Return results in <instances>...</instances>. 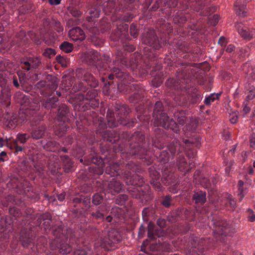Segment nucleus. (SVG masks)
Returning <instances> with one entry per match:
<instances>
[{
    "instance_id": "obj_1",
    "label": "nucleus",
    "mask_w": 255,
    "mask_h": 255,
    "mask_svg": "<svg viewBox=\"0 0 255 255\" xmlns=\"http://www.w3.org/2000/svg\"><path fill=\"white\" fill-rule=\"evenodd\" d=\"M162 111V104L161 102L157 101L155 104L153 116L155 117V122L157 126L162 127L165 129H171L175 132L179 131L177 124L172 119H169L165 113H159Z\"/></svg>"
},
{
    "instance_id": "obj_2",
    "label": "nucleus",
    "mask_w": 255,
    "mask_h": 255,
    "mask_svg": "<svg viewBox=\"0 0 255 255\" xmlns=\"http://www.w3.org/2000/svg\"><path fill=\"white\" fill-rule=\"evenodd\" d=\"M166 150H163L160 154V158L164 163L168 162L171 155L174 154L176 152H181L183 149L177 139H174L172 143H170L167 146Z\"/></svg>"
},
{
    "instance_id": "obj_3",
    "label": "nucleus",
    "mask_w": 255,
    "mask_h": 255,
    "mask_svg": "<svg viewBox=\"0 0 255 255\" xmlns=\"http://www.w3.org/2000/svg\"><path fill=\"white\" fill-rule=\"evenodd\" d=\"M188 156L190 160L189 165L186 161L184 157L182 155H180L178 157L177 160V165L178 166V169L184 172L188 171L190 169H191L193 166L197 164V162L196 161V159H190L191 157L190 156L189 153H188ZM194 158V157H193V159Z\"/></svg>"
},
{
    "instance_id": "obj_4",
    "label": "nucleus",
    "mask_w": 255,
    "mask_h": 255,
    "mask_svg": "<svg viewBox=\"0 0 255 255\" xmlns=\"http://www.w3.org/2000/svg\"><path fill=\"white\" fill-rule=\"evenodd\" d=\"M77 76L81 77V78L88 84L92 87H96L97 85L96 80L93 76L89 73L87 71L82 69H78L76 71Z\"/></svg>"
},
{
    "instance_id": "obj_5",
    "label": "nucleus",
    "mask_w": 255,
    "mask_h": 255,
    "mask_svg": "<svg viewBox=\"0 0 255 255\" xmlns=\"http://www.w3.org/2000/svg\"><path fill=\"white\" fill-rule=\"evenodd\" d=\"M35 86L37 89H39L41 95L44 97H47L49 95V94L45 92V89L49 90V91H51L52 90L56 89L57 87V84L53 83L51 85L50 84H47L45 81H41L38 82Z\"/></svg>"
},
{
    "instance_id": "obj_6",
    "label": "nucleus",
    "mask_w": 255,
    "mask_h": 255,
    "mask_svg": "<svg viewBox=\"0 0 255 255\" xmlns=\"http://www.w3.org/2000/svg\"><path fill=\"white\" fill-rule=\"evenodd\" d=\"M69 37L73 41L83 40L85 38V34L79 27L72 28L69 31Z\"/></svg>"
},
{
    "instance_id": "obj_7",
    "label": "nucleus",
    "mask_w": 255,
    "mask_h": 255,
    "mask_svg": "<svg viewBox=\"0 0 255 255\" xmlns=\"http://www.w3.org/2000/svg\"><path fill=\"white\" fill-rule=\"evenodd\" d=\"M100 58V54L97 51L88 50L84 54V60L90 64H94Z\"/></svg>"
},
{
    "instance_id": "obj_8",
    "label": "nucleus",
    "mask_w": 255,
    "mask_h": 255,
    "mask_svg": "<svg viewBox=\"0 0 255 255\" xmlns=\"http://www.w3.org/2000/svg\"><path fill=\"white\" fill-rule=\"evenodd\" d=\"M196 5H192L194 6V9L197 11H199L200 10L202 11L200 12L201 15H206L208 14V7H205V0H196L195 4Z\"/></svg>"
},
{
    "instance_id": "obj_9",
    "label": "nucleus",
    "mask_w": 255,
    "mask_h": 255,
    "mask_svg": "<svg viewBox=\"0 0 255 255\" xmlns=\"http://www.w3.org/2000/svg\"><path fill=\"white\" fill-rule=\"evenodd\" d=\"M238 32L242 37L246 39H250L255 36V30L250 31L246 27L240 26L238 27Z\"/></svg>"
},
{
    "instance_id": "obj_10",
    "label": "nucleus",
    "mask_w": 255,
    "mask_h": 255,
    "mask_svg": "<svg viewBox=\"0 0 255 255\" xmlns=\"http://www.w3.org/2000/svg\"><path fill=\"white\" fill-rule=\"evenodd\" d=\"M216 227H219V229H217L214 231V233H216L218 234L227 236L226 230L228 228V225L226 221H221L219 222L214 223Z\"/></svg>"
},
{
    "instance_id": "obj_11",
    "label": "nucleus",
    "mask_w": 255,
    "mask_h": 255,
    "mask_svg": "<svg viewBox=\"0 0 255 255\" xmlns=\"http://www.w3.org/2000/svg\"><path fill=\"white\" fill-rule=\"evenodd\" d=\"M45 130V127L44 126H40L35 128L31 132V135L34 139L41 138L44 135Z\"/></svg>"
},
{
    "instance_id": "obj_12",
    "label": "nucleus",
    "mask_w": 255,
    "mask_h": 255,
    "mask_svg": "<svg viewBox=\"0 0 255 255\" xmlns=\"http://www.w3.org/2000/svg\"><path fill=\"white\" fill-rule=\"evenodd\" d=\"M235 6L236 7V11L237 14L244 16L246 15V5L245 3H242L241 0H237L235 2Z\"/></svg>"
},
{
    "instance_id": "obj_13",
    "label": "nucleus",
    "mask_w": 255,
    "mask_h": 255,
    "mask_svg": "<svg viewBox=\"0 0 255 255\" xmlns=\"http://www.w3.org/2000/svg\"><path fill=\"white\" fill-rule=\"evenodd\" d=\"M58 101L57 98H52L47 100L42 101V106L47 109L54 108L56 106V103Z\"/></svg>"
},
{
    "instance_id": "obj_14",
    "label": "nucleus",
    "mask_w": 255,
    "mask_h": 255,
    "mask_svg": "<svg viewBox=\"0 0 255 255\" xmlns=\"http://www.w3.org/2000/svg\"><path fill=\"white\" fill-rule=\"evenodd\" d=\"M193 199L196 203L203 204L206 200V194L202 191L195 192L193 195Z\"/></svg>"
},
{
    "instance_id": "obj_15",
    "label": "nucleus",
    "mask_w": 255,
    "mask_h": 255,
    "mask_svg": "<svg viewBox=\"0 0 255 255\" xmlns=\"http://www.w3.org/2000/svg\"><path fill=\"white\" fill-rule=\"evenodd\" d=\"M154 225L151 222H149L148 226V237L150 240H153L155 239V236H158V233L157 230L154 229Z\"/></svg>"
},
{
    "instance_id": "obj_16",
    "label": "nucleus",
    "mask_w": 255,
    "mask_h": 255,
    "mask_svg": "<svg viewBox=\"0 0 255 255\" xmlns=\"http://www.w3.org/2000/svg\"><path fill=\"white\" fill-rule=\"evenodd\" d=\"M244 182L240 180L238 182V196L239 197V200L241 201L244 198L245 194L247 193L246 189H245L243 187Z\"/></svg>"
},
{
    "instance_id": "obj_17",
    "label": "nucleus",
    "mask_w": 255,
    "mask_h": 255,
    "mask_svg": "<svg viewBox=\"0 0 255 255\" xmlns=\"http://www.w3.org/2000/svg\"><path fill=\"white\" fill-rule=\"evenodd\" d=\"M110 187L114 192L118 193L123 189V185L119 181H113L111 182Z\"/></svg>"
},
{
    "instance_id": "obj_18",
    "label": "nucleus",
    "mask_w": 255,
    "mask_h": 255,
    "mask_svg": "<svg viewBox=\"0 0 255 255\" xmlns=\"http://www.w3.org/2000/svg\"><path fill=\"white\" fill-rule=\"evenodd\" d=\"M60 47L61 49L66 53L70 52L73 49L72 44L67 41L63 42Z\"/></svg>"
},
{
    "instance_id": "obj_19",
    "label": "nucleus",
    "mask_w": 255,
    "mask_h": 255,
    "mask_svg": "<svg viewBox=\"0 0 255 255\" xmlns=\"http://www.w3.org/2000/svg\"><path fill=\"white\" fill-rule=\"evenodd\" d=\"M220 96V94H211L205 99V103L207 105H210L215 100L218 99Z\"/></svg>"
},
{
    "instance_id": "obj_20",
    "label": "nucleus",
    "mask_w": 255,
    "mask_h": 255,
    "mask_svg": "<svg viewBox=\"0 0 255 255\" xmlns=\"http://www.w3.org/2000/svg\"><path fill=\"white\" fill-rule=\"evenodd\" d=\"M27 61V62H29L31 68L37 67L40 63V60L37 57L31 58Z\"/></svg>"
},
{
    "instance_id": "obj_21",
    "label": "nucleus",
    "mask_w": 255,
    "mask_h": 255,
    "mask_svg": "<svg viewBox=\"0 0 255 255\" xmlns=\"http://www.w3.org/2000/svg\"><path fill=\"white\" fill-rule=\"evenodd\" d=\"M29 137V136L26 133H19L15 140H17V142L19 141L21 143H24Z\"/></svg>"
},
{
    "instance_id": "obj_22",
    "label": "nucleus",
    "mask_w": 255,
    "mask_h": 255,
    "mask_svg": "<svg viewBox=\"0 0 255 255\" xmlns=\"http://www.w3.org/2000/svg\"><path fill=\"white\" fill-rule=\"evenodd\" d=\"M56 54V51L54 49L49 48L45 50L43 55L48 58H51Z\"/></svg>"
},
{
    "instance_id": "obj_23",
    "label": "nucleus",
    "mask_w": 255,
    "mask_h": 255,
    "mask_svg": "<svg viewBox=\"0 0 255 255\" xmlns=\"http://www.w3.org/2000/svg\"><path fill=\"white\" fill-rule=\"evenodd\" d=\"M71 248L68 245H62L60 247V251L63 254H67L71 251Z\"/></svg>"
},
{
    "instance_id": "obj_24",
    "label": "nucleus",
    "mask_w": 255,
    "mask_h": 255,
    "mask_svg": "<svg viewBox=\"0 0 255 255\" xmlns=\"http://www.w3.org/2000/svg\"><path fill=\"white\" fill-rule=\"evenodd\" d=\"M145 152V149L141 147L140 145H138L137 147L135 148L134 151L133 153L134 154L139 155L141 156V158H142V155L144 154Z\"/></svg>"
},
{
    "instance_id": "obj_25",
    "label": "nucleus",
    "mask_w": 255,
    "mask_h": 255,
    "mask_svg": "<svg viewBox=\"0 0 255 255\" xmlns=\"http://www.w3.org/2000/svg\"><path fill=\"white\" fill-rule=\"evenodd\" d=\"M100 11L99 8H91L89 11L91 18L99 17Z\"/></svg>"
},
{
    "instance_id": "obj_26",
    "label": "nucleus",
    "mask_w": 255,
    "mask_h": 255,
    "mask_svg": "<svg viewBox=\"0 0 255 255\" xmlns=\"http://www.w3.org/2000/svg\"><path fill=\"white\" fill-rule=\"evenodd\" d=\"M102 200V197L99 194H95L93 196V203L96 205L100 204Z\"/></svg>"
},
{
    "instance_id": "obj_27",
    "label": "nucleus",
    "mask_w": 255,
    "mask_h": 255,
    "mask_svg": "<svg viewBox=\"0 0 255 255\" xmlns=\"http://www.w3.org/2000/svg\"><path fill=\"white\" fill-rule=\"evenodd\" d=\"M228 203L230 205L231 207L234 208L236 205V201L231 195H226Z\"/></svg>"
},
{
    "instance_id": "obj_28",
    "label": "nucleus",
    "mask_w": 255,
    "mask_h": 255,
    "mask_svg": "<svg viewBox=\"0 0 255 255\" xmlns=\"http://www.w3.org/2000/svg\"><path fill=\"white\" fill-rule=\"evenodd\" d=\"M115 241L109 240L108 241H105L104 240H102L100 246L105 249H108V246L111 245L113 243H115Z\"/></svg>"
},
{
    "instance_id": "obj_29",
    "label": "nucleus",
    "mask_w": 255,
    "mask_h": 255,
    "mask_svg": "<svg viewBox=\"0 0 255 255\" xmlns=\"http://www.w3.org/2000/svg\"><path fill=\"white\" fill-rule=\"evenodd\" d=\"M130 33L131 35L134 38L136 37L137 33V29L136 26L133 24L130 25Z\"/></svg>"
},
{
    "instance_id": "obj_30",
    "label": "nucleus",
    "mask_w": 255,
    "mask_h": 255,
    "mask_svg": "<svg viewBox=\"0 0 255 255\" xmlns=\"http://www.w3.org/2000/svg\"><path fill=\"white\" fill-rule=\"evenodd\" d=\"M247 213L248 214V220L250 222H254L255 221V214H254L253 211L251 209H248Z\"/></svg>"
},
{
    "instance_id": "obj_31",
    "label": "nucleus",
    "mask_w": 255,
    "mask_h": 255,
    "mask_svg": "<svg viewBox=\"0 0 255 255\" xmlns=\"http://www.w3.org/2000/svg\"><path fill=\"white\" fill-rule=\"evenodd\" d=\"M68 111V110L66 107H60L58 110V114L61 116H64L67 114Z\"/></svg>"
},
{
    "instance_id": "obj_32",
    "label": "nucleus",
    "mask_w": 255,
    "mask_h": 255,
    "mask_svg": "<svg viewBox=\"0 0 255 255\" xmlns=\"http://www.w3.org/2000/svg\"><path fill=\"white\" fill-rule=\"evenodd\" d=\"M111 170H113L116 172V174L118 175L119 174V165L117 163H114L112 165L110 166Z\"/></svg>"
},
{
    "instance_id": "obj_33",
    "label": "nucleus",
    "mask_w": 255,
    "mask_h": 255,
    "mask_svg": "<svg viewBox=\"0 0 255 255\" xmlns=\"http://www.w3.org/2000/svg\"><path fill=\"white\" fill-rule=\"evenodd\" d=\"M170 198L169 197L167 196L162 201V204L165 206V207H169L170 205Z\"/></svg>"
},
{
    "instance_id": "obj_34",
    "label": "nucleus",
    "mask_w": 255,
    "mask_h": 255,
    "mask_svg": "<svg viewBox=\"0 0 255 255\" xmlns=\"http://www.w3.org/2000/svg\"><path fill=\"white\" fill-rule=\"evenodd\" d=\"M22 62L23 63L22 68L25 70L28 71L30 69V68H31V66L29 64V62H27V61H23Z\"/></svg>"
},
{
    "instance_id": "obj_35",
    "label": "nucleus",
    "mask_w": 255,
    "mask_h": 255,
    "mask_svg": "<svg viewBox=\"0 0 255 255\" xmlns=\"http://www.w3.org/2000/svg\"><path fill=\"white\" fill-rule=\"evenodd\" d=\"M55 28L58 32H61L63 31V28L61 26L60 22L56 21L55 23Z\"/></svg>"
},
{
    "instance_id": "obj_36",
    "label": "nucleus",
    "mask_w": 255,
    "mask_h": 255,
    "mask_svg": "<svg viewBox=\"0 0 255 255\" xmlns=\"http://www.w3.org/2000/svg\"><path fill=\"white\" fill-rule=\"evenodd\" d=\"M230 121L232 124H235L237 122L238 117L236 113L232 115H230Z\"/></svg>"
},
{
    "instance_id": "obj_37",
    "label": "nucleus",
    "mask_w": 255,
    "mask_h": 255,
    "mask_svg": "<svg viewBox=\"0 0 255 255\" xmlns=\"http://www.w3.org/2000/svg\"><path fill=\"white\" fill-rule=\"evenodd\" d=\"M7 158V154L5 151H1L0 153V161L4 162Z\"/></svg>"
},
{
    "instance_id": "obj_38",
    "label": "nucleus",
    "mask_w": 255,
    "mask_h": 255,
    "mask_svg": "<svg viewBox=\"0 0 255 255\" xmlns=\"http://www.w3.org/2000/svg\"><path fill=\"white\" fill-rule=\"evenodd\" d=\"M218 43L220 44L222 47H224L226 44V40L225 38L224 37L221 36L218 40Z\"/></svg>"
},
{
    "instance_id": "obj_39",
    "label": "nucleus",
    "mask_w": 255,
    "mask_h": 255,
    "mask_svg": "<svg viewBox=\"0 0 255 255\" xmlns=\"http://www.w3.org/2000/svg\"><path fill=\"white\" fill-rule=\"evenodd\" d=\"M255 95V91L252 89L250 91L249 94L247 96V98L248 100H252L254 98Z\"/></svg>"
},
{
    "instance_id": "obj_40",
    "label": "nucleus",
    "mask_w": 255,
    "mask_h": 255,
    "mask_svg": "<svg viewBox=\"0 0 255 255\" xmlns=\"http://www.w3.org/2000/svg\"><path fill=\"white\" fill-rule=\"evenodd\" d=\"M235 47L233 44H229L226 48V51L228 53H231L234 50Z\"/></svg>"
},
{
    "instance_id": "obj_41",
    "label": "nucleus",
    "mask_w": 255,
    "mask_h": 255,
    "mask_svg": "<svg viewBox=\"0 0 255 255\" xmlns=\"http://www.w3.org/2000/svg\"><path fill=\"white\" fill-rule=\"evenodd\" d=\"M13 144H14V148H15L16 149V151H22V147L20 146H18L17 145V140H14L13 141Z\"/></svg>"
},
{
    "instance_id": "obj_42",
    "label": "nucleus",
    "mask_w": 255,
    "mask_h": 255,
    "mask_svg": "<svg viewBox=\"0 0 255 255\" xmlns=\"http://www.w3.org/2000/svg\"><path fill=\"white\" fill-rule=\"evenodd\" d=\"M122 28H123V30L122 29L121 26H118L117 28L119 30L121 31V32H123L124 31H126L128 30V26L126 24H124L122 26Z\"/></svg>"
},
{
    "instance_id": "obj_43",
    "label": "nucleus",
    "mask_w": 255,
    "mask_h": 255,
    "mask_svg": "<svg viewBox=\"0 0 255 255\" xmlns=\"http://www.w3.org/2000/svg\"><path fill=\"white\" fill-rule=\"evenodd\" d=\"M89 31L93 34L96 35L99 33V30L96 27H92L90 28Z\"/></svg>"
},
{
    "instance_id": "obj_44",
    "label": "nucleus",
    "mask_w": 255,
    "mask_h": 255,
    "mask_svg": "<svg viewBox=\"0 0 255 255\" xmlns=\"http://www.w3.org/2000/svg\"><path fill=\"white\" fill-rule=\"evenodd\" d=\"M71 13L74 16L78 17V16H79L81 14V12L79 10H74L72 11Z\"/></svg>"
},
{
    "instance_id": "obj_45",
    "label": "nucleus",
    "mask_w": 255,
    "mask_h": 255,
    "mask_svg": "<svg viewBox=\"0 0 255 255\" xmlns=\"http://www.w3.org/2000/svg\"><path fill=\"white\" fill-rule=\"evenodd\" d=\"M148 240H146L145 241H144L142 244V246L141 247V250L143 252H145V248L148 245Z\"/></svg>"
},
{
    "instance_id": "obj_46",
    "label": "nucleus",
    "mask_w": 255,
    "mask_h": 255,
    "mask_svg": "<svg viewBox=\"0 0 255 255\" xmlns=\"http://www.w3.org/2000/svg\"><path fill=\"white\" fill-rule=\"evenodd\" d=\"M97 218H103L104 217V214L101 213L100 211L97 212L96 213L93 214Z\"/></svg>"
},
{
    "instance_id": "obj_47",
    "label": "nucleus",
    "mask_w": 255,
    "mask_h": 255,
    "mask_svg": "<svg viewBox=\"0 0 255 255\" xmlns=\"http://www.w3.org/2000/svg\"><path fill=\"white\" fill-rule=\"evenodd\" d=\"M213 21L211 23L213 25H215V24H216V23H217V22L218 21L219 16H218V15L215 14L213 15Z\"/></svg>"
},
{
    "instance_id": "obj_48",
    "label": "nucleus",
    "mask_w": 255,
    "mask_h": 255,
    "mask_svg": "<svg viewBox=\"0 0 255 255\" xmlns=\"http://www.w3.org/2000/svg\"><path fill=\"white\" fill-rule=\"evenodd\" d=\"M186 119L185 118L182 117L181 118H178L177 120V122L179 123V124L181 125H183L185 122Z\"/></svg>"
},
{
    "instance_id": "obj_49",
    "label": "nucleus",
    "mask_w": 255,
    "mask_h": 255,
    "mask_svg": "<svg viewBox=\"0 0 255 255\" xmlns=\"http://www.w3.org/2000/svg\"><path fill=\"white\" fill-rule=\"evenodd\" d=\"M250 111V107H249L247 106H245V107H244V108L243 109V111L244 112L245 114H247V113H248Z\"/></svg>"
},
{
    "instance_id": "obj_50",
    "label": "nucleus",
    "mask_w": 255,
    "mask_h": 255,
    "mask_svg": "<svg viewBox=\"0 0 255 255\" xmlns=\"http://www.w3.org/2000/svg\"><path fill=\"white\" fill-rule=\"evenodd\" d=\"M13 84L16 87H19V83L16 77H13Z\"/></svg>"
},
{
    "instance_id": "obj_51",
    "label": "nucleus",
    "mask_w": 255,
    "mask_h": 255,
    "mask_svg": "<svg viewBox=\"0 0 255 255\" xmlns=\"http://www.w3.org/2000/svg\"><path fill=\"white\" fill-rule=\"evenodd\" d=\"M49 1L51 4L57 5L60 3L59 0H49Z\"/></svg>"
},
{
    "instance_id": "obj_52",
    "label": "nucleus",
    "mask_w": 255,
    "mask_h": 255,
    "mask_svg": "<svg viewBox=\"0 0 255 255\" xmlns=\"http://www.w3.org/2000/svg\"><path fill=\"white\" fill-rule=\"evenodd\" d=\"M74 254L75 255H85V253L84 251H77Z\"/></svg>"
},
{
    "instance_id": "obj_53",
    "label": "nucleus",
    "mask_w": 255,
    "mask_h": 255,
    "mask_svg": "<svg viewBox=\"0 0 255 255\" xmlns=\"http://www.w3.org/2000/svg\"><path fill=\"white\" fill-rule=\"evenodd\" d=\"M65 198V196L63 194H60L58 196V199L59 201H62Z\"/></svg>"
},
{
    "instance_id": "obj_54",
    "label": "nucleus",
    "mask_w": 255,
    "mask_h": 255,
    "mask_svg": "<svg viewBox=\"0 0 255 255\" xmlns=\"http://www.w3.org/2000/svg\"><path fill=\"white\" fill-rule=\"evenodd\" d=\"M133 164L132 163H130V164H129L128 165V166L127 167V169H129L132 172H134V171H135L136 170V168H130V166H131V165Z\"/></svg>"
},
{
    "instance_id": "obj_55",
    "label": "nucleus",
    "mask_w": 255,
    "mask_h": 255,
    "mask_svg": "<svg viewBox=\"0 0 255 255\" xmlns=\"http://www.w3.org/2000/svg\"><path fill=\"white\" fill-rule=\"evenodd\" d=\"M4 140L3 138H0V147L3 146Z\"/></svg>"
},
{
    "instance_id": "obj_56",
    "label": "nucleus",
    "mask_w": 255,
    "mask_h": 255,
    "mask_svg": "<svg viewBox=\"0 0 255 255\" xmlns=\"http://www.w3.org/2000/svg\"><path fill=\"white\" fill-rule=\"evenodd\" d=\"M62 59H63V58L60 55H58L56 56V60L59 62H62L61 60Z\"/></svg>"
},
{
    "instance_id": "obj_57",
    "label": "nucleus",
    "mask_w": 255,
    "mask_h": 255,
    "mask_svg": "<svg viewBox=\"0 0 255 255\" xmlns=\"http://www.w3.org/2000/svg\"><path fill=\"white\" fill-rule=\"evenodd\" d=\"M54 90H52L51 91H49V90L45 89V92L48 93L49 94V95L47 96V97H49V96H50L52 95V93H53Z\"/></svg>"
},
{
    "instance_id": "obj_58",
    "label": "nucleus",
    "mask_w": 255,
    "mask_h": 255,
    "mask_svg": "<svg viewBox=\"0 0 255 255\" xmlns=\"http://www.w3.org/2000/svg\"><path fill=\"white\" fill-rule=\"evenodd\" d=\"M127 3H131L135 1V0H124Z\"/></svg>"
},
{
    "instance_id": "obj_59",
    "label": "nucleus",
    "mask_w": 255,
    "mask_h": 255,
    "mask_svg": "<svg viewBox=\"0 0 255 255\" xmlns=\"http://www.w3.org/2000/svg\"><path fill=\"white\" fill-rule=\"evenodd\" d=\"M148 209H144L142 211V216L143 218L144 217L145 215L146 214Z\"/></svg>"
},
{
    "instance_id": "obj_60",
    "label": "nucleus",
    "mask_w": 255,
    "mask_h": 255,
    "mask_svg": "<svg viewBox=\"0 0 255 255\" xmlns=\"http://www.w3.org/2000/svg\"><path fill=\"white\" fill-rule=\"evenodd\" d=\"M154 178L157 180L159 178V173L157 172H155L154 173Z\"/></svg>"
},
{
    "instance_id": "obj_61",
    "label": "nucleus",
    "mask_w": 255,
    "mask_h": 255,
    "mask_svg": "<svg viewBox=\"0 0 255 255\" xmlns=\"http://www.w3.org/2000/svg\"><path fill=\"white\" fill-rule=\"evenodd\" d=\"M251 146H253L255 143V141L253 139V137L250 139Z\"/></svg>"
},
{
    "instance_id": "obj_62",
    "label": "nucleus",
    "mask_w": 255,
    "mask_h": 255,
    "mask_svg": "<svg viewBox=\"0 0 255 255\" xmlns=\"http://www.w3.org/2000/svg\"><path fill=\"white\" fill-rule=\"evenodd\" d=\"M163 222V220H161V219H158L157 221V224L160 226V227H162V225L161 224V223H160V222Z\"/></svg>"
},
{
    "instance_id": "obj_63",
    "label": "nucleus",
    "mask_w": 255,
    "mask_h": 255,
    "mask_svg": "<svg viewBox=\"0 0 255 255\" xmlns=\"http://www.w3.org/2000/svg\"><path fill=\"white\" fill-rule=\"evenodd\" d=\"M249 173L250 174H253V173H254V170L253 168H252L251 167L250 168V169L249 170V171H248Z\"/></svg>"
},
{
    "instance_id": "obj_64",
    "label": "nucleus",
    "mask_w": 255,
    "mask_h": 255,
    "mask_svg": "<svg viewBox=\"0 0 255 255\" xmlns=\"http://www.w3.org/2000/svg\"><path fill=\"white\" fill-rule=\"evenodd\" d=\"M111 219H112V218L110 216H108L107 218H106V220L109 222H111Z\"/></svg>"
}]
</instances>
